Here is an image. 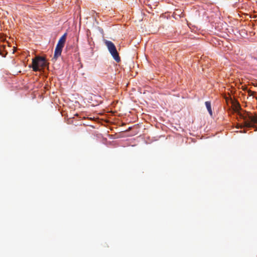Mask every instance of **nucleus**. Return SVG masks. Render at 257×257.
<instances>
[{
    "mask_svg": "<svg viewBox=\"0 0 257 257\" xmlns=\"http://www.w3.org/2000/svg\"><path fill=\"white\" fill-rule=\"evenodd\" d=\"M241 110V108L239 104H237L233 108V112L236 113L237 117L243 120V123L238 124L237 128L253 127L255 128L254 131H257V127L255 125V123H257V117L247 112H242Z\"/></svg>",
    "mask_w": 257,
    "mask_h": 257,
    "instance_id": "f257e3e1",
    "label": "nucleus"
},
{
    "mask_svg": "<svg viewBox=\"0 0 257 257\" xmlns=\"http://www.w3.org/2000/svg\"><path fill=\"white\" fill-rule=\"evenodd\" d=\"M104 44L113 58L115 61L119 62L120 61V58L119 56L118 53L114 44L111 41L108 40H105Z\"/></svg>",
    "mask_w": 257,
    "mask_h": 257,
    "instance_id": "f03ea898",
    "label": "nucleus"
},
{
    "mask_svg": "<svg viewBox=\"0 0 257 257\" xmlns=\"http://www.w3.org/2000/svg\"><path fill=\"white\" fill-rule=\"evenodd\" d=\"M66 33L64 34L59 39L54 52V58H57L61 54L62 49L66 41Z\"/></svg>",
    "mask_w": 257,
    "mask_h": 257,
    "instance_id": "7ed1b4c3",
    "label": "nucleus"
},
{
    "mask_svg": "<svg viewBox=\"0 0 257 257\" xmlns=\"http://www.w3.org/2000/svg\"><path fill=\"white\" fill-rule=\"evenodd\" d=\"M46 62L43 57H39L37 59L33 60V66H32L34 71H39L40 68L45 67Z\"/></svg>",
    "mask_w": 257,
    "mask_h": 257,
    "instance_id": "20e7f679",
    "label": "nucleus"
},
{
    "mask_svg": "<svg viewBox=\"0 0 257 257\" xmlns=\"http://www.w3.org/2000/svg\"><path fill=\"white\" fill-rule=\"evenodd\" d=\"M205 106L206 107V108L210 115H212V111L211 109V103L210 101H206L205 103Z\"/></svg>",
    "mask_w": 257,
    "mask_h": 257,
    "instance_id": "39448f33",
    "label": "nucleus"
}]
</instances>
